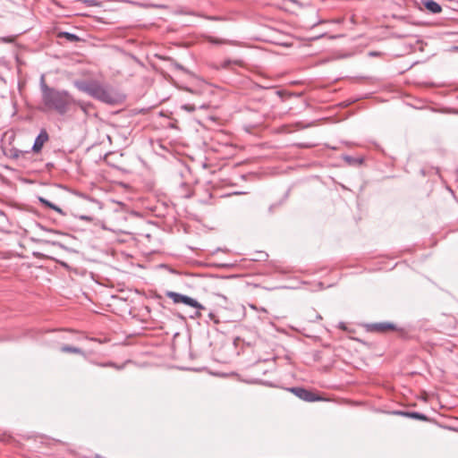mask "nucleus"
I'll return each instance as SVG.
<instances>
[{"label":"nucleus","mask_w":458,"mask_h":458,"mask_svg":"<svg viewBox=\"0 0 458 458\" xmlns=\"http://www.w3.org/2000/svg\"><path fill=\"white\" fill-rule=\"evenodd\" d=\"M40 89L42 93L43 110L55 111L57 114H65L75 99L67 90H59L51 88L45 83L44 77L41 78Z\"/></svg>","instance_id":"1"},{"label":"nucleus","mask_w":458,"mask_h":458,"mask_svg":"<svg viewBox=\"0 0 458 458\" xmlns=\"http://www.w3.org/2000/svg\"><path fill=\"white\" fill-rule=\"evenodd\" d=\"M73 85L80 91L105 104L115 105L123 99V97L110 85L97 80H79L75 81Z\"/></svg>","instance_id":"2"},{"label":"nucleus","mask_w":458,"mask_h":458,"mask_svg":"<svg viewBox=\"0 0 458 458\" xmlns=\"http://www.w3.org/2000/svg\"><path fill=\"white\" fill-rule=\"evenodd\" d=\"M166 295L168 298L173 300L174 303H183L187 306L195 308L197 310H206V308L202 304H200L198 301L190 296L183 295L174 292H168Z\"/></svg>","instance_id":"3"},{"label":"nucleus","mask_w":458,"mask_h":458,"mask_svg":"<svg viewBox=\"0 0 458 458\" xmlns=\"http://www.w3.org/2000/svg\"><path fill=\"white\" fill-rule=\"evenodd\" d=\"M294 395L305 402H316L321 400L316 394L303 388V387H292L289 389Z\"/></svg>","instance_id":"4"},{"label":"nucleus","mask_w":458,"mask_h":458,"mask_svg":"<svg viewBox=\"0 0 458 458\" xmlns=\"http://www.w3.org/2000/svg\"><path fill=\"white\" fill-rule=\"evenodd\" d=\"M48 139L49 136L47 131L44 129L41 130L39 134L35 139L34 144L32 146V150L35 153H38L42 149L43 145L48 140Z\"/></svg>","instance_id":"5"},{"label":"nucleus","mask_w":458,"mask_h":458,"mask_svg":"<svg viewBox=\"0 0 458 458\" xmlns=\"http://www.w3.org/2000/svg\"><path fill=\"white\" fill-rule=\"evenodd\" d=\"M423 4L432 13H439L442 11L440 4L434 0H424Z\"/></svg>","instance_id":"6"},{"label":"nucleus","mask_w":458,"mask_h":458,"mask_svg":"<svg viewBox=\"0 0 458 458\" xmlns=\"http://www.w3.org/2000/svg\"><path fill=\"white\" fill-rule=\"evenodd\" d=\"M57 37L60 38H65L70 42H78L81 40L80 37L76 34L67 32V31H61L57 34Z\"/></svg>","instance_id":"7"},{"label":"nucleus","mask_w":458,"mask_h":458,"mask_svg":"<svg viewBox=\"0 0 458 458\" xmlns=\"http://www.w3.org/2000/svg\"><path fill=\"white\" fill-rule=\"evenodd\" d=\"M72 105H77L80 107V109L87 115L89 114L90 108L93 107V105L89 102H84L76 99L75 102L72 103Z\"/></svg>","instance_id":"8"},{"label":"nucleus","mask_w":458,"mask_h":458,"mask_svg":"<svg viewBox=\"0 0 458 458\" xmlns=\"http://www.w3.org/2000/svg\"><path fill=\"white\" fill-rule=\"evenodd\" d=\"M38 200L40 203H42L44 206L53 209V210H55L56 212H58L59 214H62L64 215V213L63 212V210L57 207L56 205H55L54 203L50 202L49 200L46 199L45 198L43 197H39L38 198Z\"/></svg>","instance_id":"9"},{"label":"nucleus","mask_w":458,"mask_h":458,"mask_svg":"<svg viewBox=\"0 0 458 458\" xmlns=\"http://www.w3.org/2000/svg\"><path fill=\"white\" fill-rule=\"evenodd\" d=\"M374 328L377 331L384 332L389 329H394L395 326L392 323H377L374 326Z\"/></svg>","instance_id":"10"},{"label":"nucleus","mask_w":458,"mask_h":458,"mask_svg":"<svg viewBox=\"0 0 458 458\" xmlns=\"http://www.w3.org/2000/svg\"><path fill=\"white\" fill-rule=\"evenodd\" d=\"M61 351L63 352H71V353H77V354L82 353V351L80 348L70 346V345L62 346Z\"/></svg>","instance_id":"11"},{"label":"nucleus","mask_w":458,"mask_h":458,"mask_svg":"<svg viewBox=\"0 0 458 458\" xmlns=\"http://www.w3.org/2000/svg\"><path fill=\"white\" fill-rule=\"evenodd\" d=\"M403 414L410 418L417 419L420 420H428L426 415L417 412V411L404 412Z\"/></svg>","instance_id":"12"},{"label":"nucleus","mask_w":458,"mask_h":458,"mask_svg":"<svg viewBox=\"0 0 458 458\" xmlns=\"http://www.w3.org/2000/svg\"><path fill=\"white\" fill-rule=\"evenodd\" d=\"M233 64H237V65H242V62L241 60H234V61H232L230 59H227V60H225L222 64H221V67L224 68V69H228L230 67V65Z\"/></svg>","instance_id":"13"},{"label":"nucleus","mask_w":458,"mask_h":458,"mask_svg":"<svg viewBox=\"0 0 458 458\" xmlns=\"http://www.w3.org/2000/svg\"><path fill=\"white\" fill-rule=\"evenodd\" d=\"M182 108L190 113L194 112L196 110L195 106L190 105V104H185V105L182 106Z\"/></svg>","instance_id":"14"},{"label":"nucleus","mask_w":458,"mask_h":458,"mask_svg":"<svg viewBox=\"0 0 458 458\" xmlns=\"http://www.w3.org/2000/svg\"><path fill=\"white\" fill-rule=\"evenodd\" d=\"M14 40H15V37H13V36L4 37V38H0V41L4 42V43H13V42H14Z\"/></svg>","instance_id":"15"},{"label":"nucleus","mask_w":458,"mask_h":458,"mask_svg":"<svg viewBox=\"0 0 458 458\" xmlns=\"http://www.w3.org/2000/svg\"><path fill=\"white\" fill-rule=\"evenodd\" d=\"M208 318H209V319L213 320L214 323H216V324L219 323V319L216 318V314L214 312H209L208 313Z\"/></svg>","instance_id":"16"},{"label":"nucleus","mask_w":458,"mask_h":458,"mask_svg":"<svg viewBox=\"0 0 458 458\" xmlns=\"http://www.w3.org/2000/svg\"><path fill=\"white\" fill-rule=\"evenodd\" d=\"M208 40L212 44H221V43H223V40L218 39V38H215L213 37H208Z\"/></svg>","instance_id":"17"},{"label":"nucleus","mask_w":458,"mask_h":458,"mask_svg":"<svg viewBox=\"0 0 458 458\" xmlns=\"http://www.w3.org/2000/svg\"><path fill=\"white\" fill-rule=\"evenodd\" d=\"M344 159L349 163V164H352V163H355L356 160L354 158H352V157H349V156H346L344 157Z\"/></svg>","instance_id":"18"},{"label":"nucleus","mask_w":458,"mask_h":458,"mask_svg":"<svg viewBox=\"0 0 458 458\" xmlns=\"http://www.w3.org/2000/svg\"><path fill=\"white\" fill-rule=\"evenodd\" d=\"M208 20H211V21H218L220 20L219 17H216V16H210V17H208Z\"/></svg>","instance_id":"19"},{"label":"nucleus","mask_w":458,"mask_h":458,"mask_svg":"<svg viewBox=\"0 0 458 458\" xmlns=\"http://www.w3.org/2000/svg\"><path fill=\"white\" fill-rule=\"evenodd\" d=\"M199 310H197V311H196V313H195V316H196L197 318H199V317L201 316V313H200V311H199Z\"/></svg>","instance_id":"20"},{"label":"nucleus","mask_w":458,"mask_h":458,"mask_svg":"<svg viewBox=\"0 0 458 458\" xmlns=\"http://www.w3.org/2000/svg\"><path fill=\"white\" fill-rule=\"evenodd\" d=\"M18 150H15V152L13 153V157L17 158L19 157V154H18Z\"/></svg>","instance_id":"21"},{"label":"nucleus","mask_w":458,"mask_h":458,"mask_svg":"<svg viewBox=\"0 0 458 458\" xmlns=\"http://www.w3.org/2000/svg\"><path fill=\"white\" fill-rule=\"evenodd\" d=\"M81 218L84 219V220H90V218L89 216H81Z\"/></svg>","instance_id":"22"},{"label":"nucleus","mask_w":458,"mask_h":458,"mask_svg":"<svg viewBox=\"0 0 458 458\" xmlns=\"http://www.w3.org/2000/svg\"><path fill=\"white\" fill-rule=\"evenodd\" d=\"M369 55H377V53H375V52H370V53H369Z\"/></svg>","instance_id":"23"},{"label":"nucleus","mask_w":458,"mask_h":458,"mask_svg":"<svg viewBox=\"0 0 458 458\" xmlns=\"http://www.w3.org/2000/svg\"><path fill=\"white\" fill-rule=\"evenodd\" d=\"M176 67H177L178 69H182V65H180V64H177V65H176Z\"/></svg>","instance_id":"24"}]
</instances>
